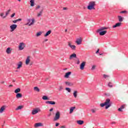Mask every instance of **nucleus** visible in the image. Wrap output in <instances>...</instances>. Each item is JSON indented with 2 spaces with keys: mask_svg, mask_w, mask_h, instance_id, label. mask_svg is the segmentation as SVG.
<instances>
[{
  "mask_svg": "<svg viewBox=\"0 0 128 128\" xmlns=\"http://www.w3.org/2000/svg\"><path fill=\"white\" fill-rule=\"evenodd\" d=\"M18 28V25L16 24H13L10 26V28L11 30V32H14L16 28Z\"/></svg>",
  "mask_w": 128,
  "mask_h": 128,
  "instance_id": "6e6552de",
  "label": "nucleus"
},
{
  "mask_svg": "<svg viewBox=\"0 0 128 128\" xmlns=\"http://www.w3.org/2000/svg\"><path fill=\"white\" fill-rule=\"evenodd\" d=\"M17 22H22V18L18 19Z\"/></svg>",
  "mask_w": 128,
  "mask_h": 128,
  "instance_id": "3c124183",
  "label": "nucleus"
},
{
  "mask_svg": "<svg viewBox=\"0 0 128 128\" xmlns=\"http://www.w3.org/2000/svg\"><path fill=\"white\" fill-rule=\"evenodd\" d=\"M30 4L31 6H34V0H30Z\"/></svg>",
  "mask_w": 128,
  "mask_h": 128,
  "instance_id": "c756f323",
  "label": "nucleus"
},
{
  "mask_svg": "<svg viewBox=\"0 0 128 128\" xmlns=\"http://www.w3.org/2000/svg\"><path fill=\"white\" fill-rule=\"evenodd\" d=\"M10 9L8 10L6 12V16H8V14H10Z\"/></svg>",
  "mask_w": 128,
  "mask_h": 128,
  "instance_id": "f704fd0d",
  "label": "nucleus"
},
{
  "mask_svg": "<svg viewBox=\"0 0 128 128\" xmlns=\"http://www.w3.org/2000/svg\"><path fill=\"white\" fill-rule=\"evenodd\" d=\"M100 52V49H98V50L96 52V54H98Z\"/></svg>",
  "mask_w": 128,
  "mask_h": 128,
  "instance_id": "4d7b16f0",
  "label": "nucleus"
},
{
  "mask_svg": "<svg viewBox=\"0 0 128 128\" xmlns=\"http://www.w3.org/2000/svg\"><path fill=\"white\" fill-rule=\"evenodd\" d=\"M76 44H77L78 46H80V44H82V39L80 38L77 39L76 40Z\"/></svg>",
  "mask_w": 128,
  "mask_h": 128,
  "instance_id": "a211bd4d",
  "label": "nucleus"
},
{
  "mask_svg": "<svg viewBox=\"0 0 128 128\" xmlns=\"http://www.w3.org/2000/svg\"><path fill=\"white\" fill-rule=\"evenodd\" d=\"M103 78H110V76L104 74L103 75Z\"/></svg>",
  "mask_w": 128,
  "mask_h": 128,
  "instance_id": "58836bf2",
  "label": "nucleus"
},
{
  "mask_svg": "<svg viewBox=\"0 0 128 128\" xmlns=\"http://www.w3.org/2000/svg\"><path fill=\"white\" fill-rule=\"evenodd\" d=\"M6 52L8 54H10L12 52V50H10V48H7V49L6 50Z\"/></svg>",
  "mask_w": 128,
  "mask_h": 128,
  "instance_id": "393cba45",
  "label": "nucleus"
},
{
  "mask_svg": "<svg viewBox=\"0 0 128 128\" xmlns=\"http://www.w3.org/2000/svg\"><path fill=\"white\" fill-rule=\"evenodd\" d=\"M17 70H20V68H22V62H19L18 64H17Z\"/></svg>",
  "mask_w": 128,
  "mask_h": 128,
  "instance_id": "9d476101",
  "label": "nucleus"
},
{
  "mask_svg": "<svg viewBox=\"0 0 128 128\" xmlns=\"http://www.w3.org/2000/svg\"><path fill=\"white\" fill-rule=\"evenodd\" d=\"M60 126V124L59 123H56V126Z\"/></svg>",
  "mask_w": 128,
  "mask_h": 128,
  "instance_id": "864d4df0",
  "label": "nucleus"
},
{
  "mask_svg": "<svg viewBox=\"0 0 128 128\" xmlns=\"http://www.w3.org/2000/svg\"><path fill=\"white\" fill-rule=\"evenodd\" d=\"M66 90H67V92H71L70 88H66Z\"/></svg>",
  "mask_w": 128,
  "mask_h": 128,
  "instance_id": "a19ab883",
  "label": "nucleus"
},
{
  "mask_svg": "<svg viewBox=\"0 0 128 128\" xmlns=\"http://www.w3.org/2000/svg\"><path fill=\"white\" fill-rule=\"evenodd\" d=\"M74 110H76V106L71 107L70 109V114H72Z\"/></svg>",
  "mask_w": 128,
  "mask_h": 128,
  "instance_id": "5701e85b",
  "label": "nucleus"
},
{
  "mask_svg": "<svg viewBox=\"0 0 128 128\" xmlns=\"http://www.w3.org/2000/svg\"><path fill=\"white\" fill-rule=\"evenodd\" d=\"M60 128H66V126H62Z\"/></svg>",
  "mask_w": 128,
  "mask_h": 128,
  "instance_id": "13d9d810",
  "label": "nucleus"
},
{
  "mask_svg": "<svg viewBox=\"0 0 128 128\" xmlns=\"http://www.w3.org/2000/svg\"><path fill=\"white\" fill-rule=\"evenodd\" d=\"M76 58V54L74 53L70 56L69 58L70 60H72V58Z\"/></svg>",
  "mask_w": 128,
  "mask_h": 128,
  "instance_id": "f3484780",
  "label": "nucleus"
},
{
  "mask_svg": "<svg viewBox=\"0 0 128 128\" xmlns=\"http://www.w3.org/2000/svg\"><path fill=\"white\" fill-rule=\"evenodd\" d=\"M66 68L64 69V70H66Z\"/></svg>",
  "mask_w": 128,
  "mask_h": 128,
  "instance_id": "0e129e2a",
  "label": "nucleus"
},
{
  "mask_svg": "<svg viewBox=\"0 0 128 128\" xmlns=\"http://www.w3.org/2000/svg\"><path fill=\"white\" fill-rule=\"evenodd\" d=\"M42 12H43L42 10H41L40 12L37 14V16L38 18H40V16H42Z\"/></svg>",
  "mask_w": 128,
  "mask_h": 128,
  "instance_id": "c85d7f7f",
  "label": "nucleus"
},
{
  "mask_svg": "<svg viewBox=\"0 0 128 128\" xmlns=\"http://www.w3.org/2000/svg\"><path fill=\"white\" fill-rule=\"evenodd\" d=\"M30 56H27V58L26 60V64L28 65V64H30Z\"/></svg>",
  "mask_w": 128,
  "mask_h": 128,
  "instance_id": "aec40b11",
  "label": "nucleus"
},
{
  "mask_svg": "<svg viewBox=\"0 0 128 128\" xmlns=\"http://www.w3.org/2000/svg\"><path fill=\"white\" fill-rule=\"evenodd\" d=\"M80 60H77L76 64H80Z\"/></svg>",
  "mask_w": 128,
  "mask_h": 128,
  "instance_id": "09e8293b",
  "label": "nucleus"
},
{
  "mask_svg": "<svg viewBox=\"0 0 128 128\" xmlns=\"http://www.w3.org/2000/svg\"><path fill=\"white\" fill-rule=\"evenodd\" d=\"M100 54V56H102V54Z\"/></svg>",
  "mask_w": 128,
  "mask_h": 128,
  "instance_id": "69168bd1",
  "label": "nucleus"
},
{
  "mask_svg": "<svg viewBox=\"0 0 128 128\" xmlns=\"http://www.w3.org/2000/svg\"><path fill=\"white\" fill-rule=\"evenodd\" d=\"M13 86L12 84H10L8 86V88H12Z\"/></svg>",
  "mask_w": 128,
  "mask_h": 128,
  "instance_id": "6e6d98bb",
  "label": "nucleus"
},
{
  "mask_svg": "<svg viewBox=\"0 0 128 128\" xmlns=\"http://www.w3.org/2000/svg\"><path fill=\"white\" fill-rule=\"evenodd\" d=\"M126 11H125V10L122 11L120 12V14H126Z\"/></svg>",
  "mask_w": 128,
  "mask_h": 128,
  "instance_id": "de8ad7c7",
  "label": "nucleus"
},
{
  "mask_svg": "<svg viewBox=\"0 0 128 128\" xmlns=\"http://www.w3.org/2000/svg\"><path fill=\"white\" fill-rule=\"evenodd\" d=\"M0 16L2 18H6V15L4 16V12H1L0 14Z\"/></svg>",
  "mask_w": 128,
  "mask_h": 128,
  "instance_id": "a878e982",
  "label": "nucleus"
},
{
  "mask_svg": "<svg viewBox=\"0 0 128 128\" xmlns=\"http://www.w3.org/2000/svg\"><path fill=\"white\" fill-rule=\"evenodd\" d=\"M122 26V23L120 22L116 23L115 25L113 26L112 28H119V26Z\"/></svg>",
  "mask_w": 128,
  "mask_h": 128,
  "instance_id": "dca6fc26",
  "label": "nucleus"
},
{
  "mask_svg": "<svg viewBox=\"0 0 128 128\" xmlns=\"http://www.w3.org/2000/svg\"><path fill=\"white\" fill-rule=\"evenodd\" d=\"M42 32H38L36 34V36L38 37V36H42Z\"/></svg>",
  "mask_w": 128,
  "mask_h": 128,
  "instance_id": "c9c22d12",
  "label": "nucleus"
},
{
  "mask_svg": "<svg viewBox=\"0 0 128 128\" xmlns=\"http://www.w3.org/2000/svg\"><path fill=\"white\" fill-rule=\"evenodd\" d=\"M68 10V8H66V7L63 8V10Z\"/></svg>",
  "mask_w": 128,
  "mask_h": 128,
  "instance_id": "8fccbe9b",
  "label": "nucleus"
},
{
  "mask_svg": "<svg viewBox=\"0 0 128 128\" xmlns=\"http://www.w3.org/2000/svg\"><path fill=\"white\" fill-rule=\"evenodd\" d=\"M40 112V108H37L32 110V114L34 116V114H36Z\"/></svg>",
  "mask_w": 128,
  "mask_h": 128,
  "instance_id": "423d86ee",
  "label": "nucleus"
},
{
  "mask_svg": "<svg viewBox=\"0 0 128 128\" xmlns=\"http://www.w3.org/2000/svg\"><path fill=\"white\" fill-rule=\"evenodd\" d=\"M24 108V106H20L17 108H16V110H22Z\"/></svg>",
  "mask_w": 128,
  "mask_h": 128,
  "instance_id": "473e14b6",
  "label": "nucleus"
},
{
  "mask_svg": "<svg viewBox=\"0 0 128 128\" xmlns=\"http://www.w3.org/2000/svg\"><path fill=\"white\" fill-rule=\"evenodd\" d=\"M4 81H2L0 82V84H4Z\"/></svg>",
  "mask_w": 128,
  "mask_h": 128,
  "instance_id": "bf43d9fd",
  "label": "nucleus"
},
{
  "mask_svg": "<svg viewBox=\"0 0 128 128\" xmlns=\"http://www.w3.org/2000/svg\"><path fill=\"white\" fill-rule=\"evenodd\" d=\"M42 98L44 100H50L46 96H44Z\"/></svg>",
  "mask_w": 128,
  "mask_h": 128,
  "instance_id": "cd10ccee",
  "label": "nucleus"
},
{
  "mask_svg": "<svg viewBox=\"0 0 128 128\" xmlns=\"http://www.w3.org/2000/svg\"><path fill=\"white\" fill-rule=\"evenodd\" d=\"M96 69V65H93L92 68V70H94Z\"/></svg>",
  "mask_w": 128,
  "mask_h": 128,
  "instance_id": "79ce46f5",
  "label": "nucleus"
},
{
  "mask_svg": "<svg viewBox=\"0 0 128 128\" xmlns=\"http://www.w3.org/2000/svg\"><path fill=\"white\" fill-rule=\"evenodd\" d=\"M46 104L54 106L56 104V102L54 101H46Z\"/></svg>",
  "mask_w": 128,
  "mask_h": 128,
  "instance_id": "4468645a",
  "label": "nucleus"
},
{
  "mask_svg": "<svg viewBox=\"0 0 128 128\" xmlns=\"http://www.w3.org/2000/svg\"><path fill=\"white\" fill-rule=\"evenodd\" d=\"M50 34H52V30H49L46 33V34L44 35V36H45V38H46V36H48V35Z\"/></svg>",
  "mask_w": 128,
  "mask_h": 128,
  "instance_id": "6ab92c4d",
  "label": "nucleus"
},
{
  "mask_svg": "<svg viewBox=\"0 0 128 128\" xmlns=\"http://www.w3.org/2000/svg\"><path fill=\"white\" fill-rule=\"evenodd\" d=\"M60 112L58 111L56 112L55 114V116L54 118V120H60Z\"/></svg>",
  "mask_w": 128,
  "mask_h": 128,
  "instance_id": "0eeeda50",
  "label": "nucleus"
},
{
  "mask_svg": "<svg viewBox=\"0 0 128 128\" xmlns=\"http://www.w3.org/2000/svg\"><path fill=\"white\" fill-rule=\"evenodd\" d=\"M73 96L74 98H76V97L78 96V91L76 90L74 91L73 93Z\"/></svg>",
  "mask_w": 128,
  "mask_h": 128,
  "instance_id": "bb28decb",
  "label": "nucleus"
},
{
  "mask_svg": "<svg viewBox=\"0 0 128 128\" xmlns=\"http://www.w3.org/2000/svg\"><path fill=\"white\" fill-rule=\"evenodd\" d=\"M72 74V72H68L66 73L65 75L64 76V78H70V75Z\"/></svg>",
  "mask_w": 128,
  "mask_h": 128,
  "instance_id": "9b49d317",
  "label": "nucleus"
},
{
  "mask_svg": "<svg viewBox=\"0 0 128 128\" xmlns=\"http://www.w3.org/2000/svg\"><path fill=\"white\" fill-rule=\"evenodd\" d=\"M64 84L66 86H74V83L69 82H65Z\"/></svg>",
  "mask_w": 128,
  "mask_h": 128,
  "instance_id": "ddd939ff",
  "label": "nucleus"
},
{
  "mask_svg": "<svg viewBox=\"0 0 128 128\" xmlns=\"http://www.w3.org/2000/svg\"><path fill=\"white\" fill-rule=\"evenodd\" d=\"M15 94H18V92H20V88H18L14 90Z\"/></svg>",
  "mask_w": 128,
  "mask_h": 128,
  "instance_id": "7c9ffc66",
  "label": "nucleus"
},
{
  "mask_svg": "<svg viewBox=\"0 0 128 128\" xmlns=\"http://www.w3.org/2000/svg\"><path fill=\"white\" fill-rule=\"evenodd\" d=\"M68 46H70V48L71 50H75L76 48V46L72 45V43H70V42H68Z\"/></svg>",
  "mask_w": 128,
  "mask_h": 128,
  "instance_id": "1a4fd4ad",
  "label": "nucleus"
},
{
  "mask_svg": "<svg viewBox=\"0 0 128 128\" xmlns=\"http://www.w3.org/2000/svg\"><path fill=\"white\" fill-rule=\"evenodd\" d=\"M54 110V108H51L50 110V112H52Z\"/></svg>",
  "mask_w": 128,
  "mask_h": 128,
  "instance_id": "5fc2aeb1",
  "label": "nucleus"
},
{
  "mask_svg": "<svg viewBox=\"0 0 128 128\" xmlns=\"http://www.w3.org/2000/svg\"><path fill=\"white\" fill-rule=\"evenodd\" d=\"M12 22H13L14 24H16V22H18V20H13V21H12Z\"/></svg>",
  "mask_w": 128,
  "mask_h": 128,
  "instance_id": "c03bdc74",
  "label": "nucleus"
},
{
  "mask_svg": "<svg viewBox=\"0 0 128 128\" xmlns=\"http://www.w3.org/2000/svg\"><path fill=\"white\" fill-rule=\"evenodd\" d=\"M104 106H106V110H108V108H110V106H112V104H110V98L106 99L104 103H102L100 104V106H101V108H104Z\"/></svg>",
  "mask_w": 128,
  "mask_h": 128,
  "instance_id": "f257e3e1",
  "label": "nucleus"
},
{
  "mask_svg": "<svg viewBox=\"0 0 128 128\" xmlns=\"http://www.w3.org/2000/svg\"><path fill=\"white\" fill-rule=\"evenodd\" d=\"M34 90H35V92H40V88H38V86L34 87Z\"/></svg>",
  "mask_w": 128,
  "mask_h": 128,
  "instance_id": "72a5a7b5",
  "label": "nucleus"
},
{
  "mask_svg": "<svg viewBox=\"0 0 128 128\" xmlns=\"http://www.w3.org/2000/svg\"><path fill=\"white\" fill-rule=\"evenodd\" d=\"M91 112H92V114H94L96 112V108L91 109Z\"/></svg>",
  "mask_w": 128,
  "mask_h": 128,
  "instance_id": "ea45409f",
  "label": "nucleus"
},
{
  "mask_svg": "<svg viewBox=\"0 0 128 128\" xmlns=\"http://www.w3.org/2000/svg\"><path fill=\"white\" fill-rule=\"evenodd\" d=\"M118 21L120 22H122L124 20V18H122L120 16H118Z\"/></svg>",
  "mask_w": 128,
  "mask_h": 128,
  "instance_id": "b1692460",
  "label": "nucleus"
},
{
  "mask_svg": "<svg viewBox=\"0 0 128 128\" xmlns=\"http://www.w3.org/2000/svg\"><path fill=\"white\" fill-rule=\"evenodd\" d=\"M40 8V5H38L36 7V10H38V8Z\"/></svg>",
  "mask_w": 128,
  "mask_h": 128,
  "instance_id": "49530a36",
  "label": "nucleus"
},
{
  "mask_svg": "<svg viewBox=\"0 0 128 128\" xmlns=\"http://www.w3.org/2000/svg\"><path fill=\"white\" fill-rule=\"evenodd\" d=\"M77 124H80V126H82V124H84V120H78L77 121Z\"/></svg>",
  "mask_w": 128,
  "mask_h": 128,
  "instance_id": "2f4dec72",
  "label": "nucleus"
},
{
  "mask_svg": "<svg viewBox=\"0 0 128 128\" xmlns=\"http://www.w3.org/2000/svg\"><path fill=\"white\" fill-rule=\"evenodd\" d=\"M24 48H26V44L22 42H20L18 46L19 50H22Z\"/></svg>",
  "mask_w": 128,
  "mask_h": 128,
  "instance_id": "39448f33",
  "label": "nucleus"
},
{
  "mask_svg": "<svg viewBox=\"0 0 128 128\" xmlns=\"http://www.w3.org/2000/svg\"><path fill=\"white\" fill-rule=\"evenodd\" d=\"M44 126V124H42V123H36L34 124V128H38L40 126Z\"/></svg>",
  "mask_w": 128,
  "mask_h": 128,
  "instance_id": "2eb2a0df",
  "label": "nucleus"
},
{
  "mask_svg": "<svg viewBox=\"0 0 128 128\" xmlns=\"http://www.w3.org/2000/svg\"><path fill=\"white\" fill-rule=\"evenodd\" d=\"M86 66V62H83L80 65V70H84V66Z\"/></svg>",
  "mask_w": 128,
  "mask_h": 128,
  "instance_id": "f8f14e48",
  "label": "nucleus"
},
{
  "mask_svg": "<svg viewBox=\"0 0 128 128\" xmlns=\"http://www.w3.org/2000/svg\"><path fill=\"white\" fill-rule=\"evenodd\" d=\"M48 39H45L44 41L43 42H48Z\"/></svg>",
  "mask_w": 128,
  "mask_h": 128,
  "instance_id": "603ef678",
  "label": "nucleus"
},
{
  "mask_svg": "<svg viewBox=\"0 0 128 128\" xmlns=\"http://www.w3.org/2000/svg\"><path fill=\"white\" fill-rule=\"evenodd\" d=\"M22 98V94L18 93L16 94V98Z\"/></svg>",
  "mask_w": 128,
  "mask_h": 128,
  "instance_id": "412c9836",
  "label": "nucleus"
},
{
  "mask_svg": "<svg viewBox=\"0 0 128 128\" xmlns=\"http://www.w3.org/2000/svg\"><path fill=\"white\" fill-rule=\"evenodd\" d=\"M63 89H64V88L62 87V86H59V88L58 90L59 92H60V91L62 90Z\"/></svg>",
  "mask_w": 128,
  "mask_h": 128,
  "instance_id": "4c0bfd02",
  "label": "nucleus"
},
{
  "mask_svg": "<svg viewBox=\"0 0 128 128\" xmlns=\"http://www.w3.org/2000/svg\"><path fill=\"white\" fill-rule=\"evenodd\" d=\"M95 6H96V2L92 1L88 3V5L87 6V8L88 10H96V8H94Z\"/></svg>",
  "mask_w": 128,
  "mask_h": 128,
  "instance_id": "7ed1b4c3",
  "label": "nucleus"
},
{
  "mask_svg": "<svg viewBox=\"0 0 128 128\" xmlns=\"http://www.w3.org/2000/svg\"><path fill=\"white\" fill-rule=\"evenodd\" d=\"M4 110H6V106H4L0 108V114H2L4 112Z\"/></svg>",
  "mask_w": 128,
  "mask_h": 128,
  "instance_id": "4be33fe9",
  "label": "nucleus"
},
{
  "mask_svg": "<svg viewBox=\"0 0 128 128\" xmlns=\"http://www.w3.org/2000/svg\"><path fill=\"white\" fill-rule=\"evenodd\" d=\"M106 30H108V28L101 27L98 30L97 32H99L100 36H104V34L108 32V31Z\"/></svg>",
  "mask_w": 128,
  "mask_h": 128,
  "instance_id": "f03ea898",
  "label": "nucleus"
},
{
  "mask_svg": "<svg viewBox=\"0 0 128 128\" xmlns=\"http://www.w3.org/2000/svg\"><path fill=\"white\" fill-rule=\"evenodd\" d=\"M16 16V13H13L11 16L10 18H14Z\"/></svg>",
  "mask_w": 128,
  "mask_h": 128,
  "instance_id": "37998d69",
  "label": "nucleus"
},
{
  "mask_svg": "<svg viewBox=\"0 0 128 128\" xmlns=\"http://www.w3.org/2000/svg\"><path fill=\"white\" fill-rule=\"evenodd\" d=\"M26 22H27L25 24V26H30L34 25L36 20H34V18H28L27 19Z\"/></svg>",
  "mask_w": 128,
  "mask_h": 128,
  "instance_id": "20e7f679",
  "label": "nucleus"
},
{
  "mask_svg": "<svg viewBox=\"0 0 128 128\" xmlns=\"http://www.w3.org/2000/svg\"><path fill=\"white\" fill-rule=\"evenodd\" d=\"M65 32H68V29H66Z\"/></svg>",
  "mask_w": 128,
  "mask_h": 128,
  "instance_id": "680f3d73",
  "label": "nucleus"
},
{
  "mask_svg": "<svg viewBox=\"0 0 128 128\" xmlns=\"http://www.w3.org/2000/svg\"><path fill=\"white\" fill-rule=\"evenodd\" d=\"M108 86H109V88H112V86H113L112 83L111 82H109L108 83Z\"/></svg>",
  "mask_w": 128,
  "mask_h": 128,
  "instance_id": "e433bc0d",
  "label": "nucleus"
},
{
  "mask_svg": "<svg viewBox=\"0 0 128 128\" xmlns=\"http://www.w3.org/2000/svg\"><path fill=\"white\" fill-rule=\"evenodd\" d=\"M118 110L119 112H122V108H119L118 109Z\"/></svg>",
  "mask_w": 128,
  "mask_h": 128,
  "instance_id": "a18cd8bd",
  "label": "nucleus"
},
{
  "mask_svg": "<svg viewBox=\"0 0 128 128\" xmlns=\"http://www.w3.org/2000/svg\"><path fill=\"white\" fill-rule=\"evenodd\" d=\"M18 0V2H20V1H21V0Z\"/></svg>",
  "mask_w": 128,
  "mask_h": 128,
  "instance_id": "e2e57ef3",
  "label": "nucleus"
},
{
  "mask_svg": "<svg viewBox=\"0 0 128 128\" xmlns=\"http://www.w3.org/2000/svg\"><path fill=\"white\" fill-rule=\"evenodd\" d=\"M124 108V106H122L120 107V108H122H122Z\"/></svg>",
  "mask_w": 128,
  "mask_h": 128,
  "instance_id": "052dcab7",
  "label": "nucleus"
}]
</instances>
